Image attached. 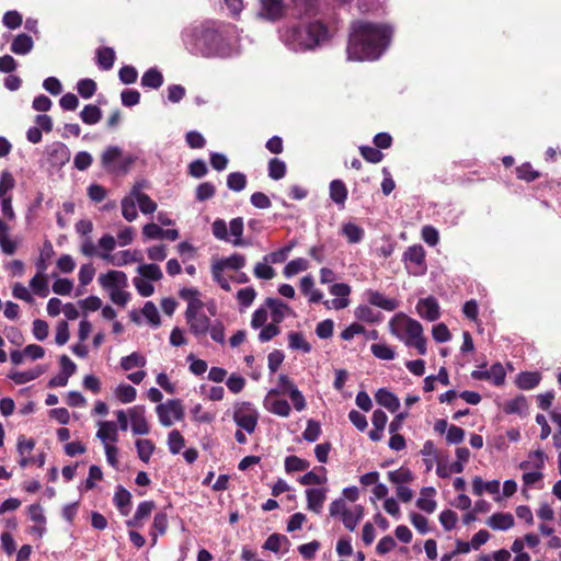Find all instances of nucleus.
Listing matches in <instances>:
<instances>
[{
  "label": "nucleus",
  "instance_id": "nucleus-39",
  "mask_svg": "<svg viewBox=\"0 0 561 561\" xmlns=\"http://www.w3.org/2000/svg\"><path fill=\"white\" fill-rule=\"evenodd\" d=\"M342 233L350 243H358L364 237V229L353 222H347L343 225Z\"/></svg>",
  "mask_w": 561,
  "mask_h": 561
},
{
  "label": "nucleus",
  "instance_id": "nucleus-53",
  "mask_svg": "<svg viewBox=\"0 0 561 561\" xmlns=\"http://www.w3.org/2000/svg\"><path fill=\"white\" fill-rule=\"evenodd\" d=\"M15 181L9 171H3L0 175V198H9L8 193L14 187Z\"/></svg>",
  "mask_w": 561,
  "mask_h": 561
},
{
  "label": "nucleus",
  "instance_id": "nucleus-21",
  "mask_svg": "<svg viewBox=\"0 0 561 561\" xmlns=\"http://www.w3.org/2000/svg\"><path fill=\"white\" fill-rule=\"evenodd\" d=\"M375 398L379 405L385 407L390 412H396L400 407L399 399L387 389H379Z\"/></svg>",
  "mask_w": 561,
  "mask_h": 561
},
{
  "label": "nucleus",
  "instance_id": "nucleus-49",
  "mask_svg": "<svg viewBox=\"0 0 561 561\" xmlns=\"http://www.w3.org/2000/svg\"><path fill=\"white\" fill-rule=\"evenodd\" d=\"M309 264L306 259L298 257L295 260H291L287 263V265L284 268V275L286 277H291L299 272L306 271L308 268Z\"/></svg>",
  "mask_w": 561,
  "mask_h": 561
},
{
  "label": "nucleus",
  "instance_id": "nucleus-41",
  "mask_svg": "<svg viewBox=\"0 0 561 561\" xmlns=\"http://www.w3.org/2000/svg\"><path fill=\"white\" fill-rule=\"evenodd\" d=\"M388 479L390 482L397 485L408 483L413 480V473L409 468L401 467L398 470L389 471Z\"/></svg>",
  "mask_w": 561,
  "mask_h": 561
},
{
  "label": "nucleus",
  "instance_id": "nucleus-58",
  "mask_svg": "<svg viewBox=\"0 0 561 561\" xmlns=\"http://www.w3.org/2000/svg\"><path fill=\"white\" fill-rule=\"evenodd\" d=\"M355 316L357 319L366 322H377L379 320V314L376 313L369 306L360 305L355 310Z\"/></svg>",
  "mask_w": 561,
  "mask_h": 561
},
{
  "label": "nucleus",
  "instance_id": "nucleus-7",
  "mask_svg": "<svg viewBox=\"0 0 561 561\" xmlns=\"http://www.w3.org/2000/svg\"><path fill=\"white\" fill-rule=\"evenodd\" d=\"M391 331L393 334L399 335L398 331H402L405 334V341H414L423 336V328L421 323L414 319L407 317H396L390 321ZM401 339H403L401 336Z\"/></svg>",
  "mask_w": 561,
  "mask_h": 561
},
{
  "label": "nucleus",
  "instance_id": "nucleus-15",
  "mask_svg": "<svg viewBox=\"0 0 561 561\" xmlns=\"http://www.w3.org/2000/svg\"><path fill=\"white\" fill-rule=\"evenodd\" d=\"M416 310L422 318L428 321H435L439 318V306L437 300L433 297L420 299L416 305Z\"/></svg>",
  "mask_w": 561,
  "mask_h": 561
},
{
  "label": "nucleus",
  "instance_id": "nucleus-46",
  "mask_svg": "<svg viewBox=\"0 0 561 561\" xmlns=\"http://www.w3.org/2000/svg\"><path fill=\"white\" fill-rule=\"evenodd\" d=\"M294 248V243H290L277 251L271 252L263 257V261L270 264H278L286 261L288 253Z\"/></svg>",
  "mask_w": 561,
  "mask_h": 561
},
{
  "label": "nucleus",
  "instance_id": "nucleus-56",
  "mask_svg": "<svg viewBox=\"0 0 561 561\" xmlns=\"http://www.w3.org/2000/svg\"><path fill=\"white\" fill-rule=\"evenodd\" d=\"M184 438L178 430H173L169 433L168 436V446L170 453L173 455L179 454L180 450L184 447Z\"/></svg>",
  "mask_w": 561,
  "mask_h": 561
},
{
  "label": "nucleus",
  "instance_id": "nucleus-13",
  "mask_svg": "<svg viewBox=\"0 0 561 561\" xmlns=\"http://www.w3.org/2000/svg\"><path fill=\"white\" fill-rule=\"evenodd\" d=\"M100 285L111 291L114 289L125 288L128 286L127 275L122 271H108L106 274L99 276Z\"/></svg>",
  "mask_w": 561,
  "mask_h": 561
},
{
  "label": "nucleus",
  "instance_id": "nucleus-33",
  "mask_svg": "<svg viewBox=\"0 0 561 561\" xmlns=\"http://www.w3.org/2000/svg\"><path fill=\"white\" fill-rule=\"evenodd\" d=\"M215 265L220 266L221 270L230 268L239 271L245 265V257L242 254L233 253L229 257L220 259L214 262Z\"/></svg>",
  "mask_w": 561,
  "mask_h": 561
},
{
  "label": "nucleus",
  "instance_id": "nucleus-20",
  "mask_svg": "<svg viewBox=\"0 0 561 561\" xmlns=\"http://www.w3.org/2000/svg\"><path fill=\"white\" fill-rule=\"evenodd\" d=\"M367 300L370 305L387 311H392L398 307V302L394 299L387 298L381 293L375 290H369L367 293Z\"/></svg>",
  "mask_w": 561,
  "mask_h": 561
},
{
  "label": "nucleus",
  "instance_id": "nucleus-11",
  "mask_svg": "<svg viewBox=\"0 0 561 561\" xmlns=\"http://www.w3.org/2000/svg\"><path fill=\"white\" fill-rule=\"evenodd\" d=\"M279 394V390L271 389L266 394L263 404L264 408L278 416L287 417L290 414V405L286 400L276 399L275 396Z\"/></svg>",
  "mask_w": 561,
  "mask_h": 561
},
{
  "label": "nucleus",
  "instance_id": "nucleus-17",
  "mask_svg": "<svg viewBox=\"0 0 561 561\" xmlns=\"http://www.w3.org/2000/svg\"><path fill=\"white\" fill-rule=\"evenodd\" d=\"M306 496L308 510L317 514L320 513L327 499V491L324 489H308Z\"/></svg>",
  "mask_w": 561,
  "mask_h": 561
},
{
  "label": "nucleus",
  "instance_id": "nucleus-31",
  "mask_svg": "<svg viewBox=\"0 0 561 561\" xmlns=\"http://www.w3.org/2000/svg\"><path fill=\"white\" fill-rule=\"evenodd\" d=\"M99 431L96 433V437L102 440L104 444L110 439L112 442L117 440V427L116 424L112 421H101L99 422Z\"/></svg>",
  "mask_w": 561,
  "mask_h": 561
},
{
  "label": "nucleus",
  "instance_id": "nucleus-63",
  "mask_svg": "<svg viewBox=\"0 0 561 561\" xmlns=\"http://www.w3.org/2000/svg\"><path fill=\"white\" fill-rule=\"evenodd\" d=\"M255 297H256V291L253 287H245V288L238 290V293H237V299H238L239 304L244 308L250 307L252 305L253 300L255 299Z\"/></svg>",
  "mask_w": 561,
  "mask_h": 561
},
{
  "label": "nucleus",
  "instance_id": "nucleus-52",
  "mask_svg": "<svg viewBox=\"0 0 561 561\" xmlns=\"http://www.w3.org/2000/svg\"><path fill=\"white\" fill-rule=\"evenodd\" d=\"M141 313L147 318L148 322L157 328L160 325V316L156 305L152 301H147L141 309Z\"/></svg>",
  "mask_w": 561,
  "mask_h": 561
},
{
  "label": "nucleus",
  "instance_id": "nucleus-8",
  "mask_svg": "<svg viewBox=\"0 0 561 561\" xmlns=\"http://www.w3.org/2000/svg\"><path fill=\"white\" fill-rule=\"evenodd\" d=\"M403 261L410 274L421 275L426 270L425 251L422 245L409 247L403 253Z\"/></svg>",
  "mask_w": 561,
  "mask_h": 561
},
{
  "label": "nucleus",
  "instance_id": "nucleus-35",
  "mask_svg": "<svg viewBox=\"0 0 561 561\" xmlns=\"http://www.w3.org/2000/svg\"><path fill=\"white\" fill-rule=\"evenodd\" d=\"M163 83L162 73L156 68H150L141 77V85L150 89H159Z\"/></svg>",
  "mask_w": 561,
  "mask_h": 561
},
{
  "label": "nucleus",
  "instance_id": "nucleus-64",
  "mask_svg": "<svg viewBox=\"0 0 561 561\" xmlns=\"http://www.w3.org/2000/svg\"><path fill=\"white\" fill-rule=\"evenodd\" d=\"M216 188L210 182L201 183L196 187V199L198 202H205L215 195Z\"/></svg>",
  "mask_w": 561,
  "mask_h": 561
},
{
  "label": "nucleus",
  "instance_id": "nucleus-24",
  "mask_svg": "<svg viewBox=\"0 0 561 561\" xmlns=\"http://www.w3.org/2000/svg\"><path fill=\"white\" fill-rule=\"evenodd\" d=\"M34 43L30 35L19 34L11 44V51L16 55H26L33 49Z\"/></svg>",
  "mask_w": 561,
  "mask_h": 561
},
{
  "label": "nucleus",
  "instance_id": "nucleus-34",
  "mask_svg": "<svg viewBox=\"0 0 561 561\" xmlns=\"http://www.w3.org/2000/svg\"><path fill=\"white\" fill-rule=\"evenodd\" d=\"M243 229H244V224H243V218H241V217L233 218L229 222V231H230V234L233 237V239L230 240V242L234 247H241V245L247 244L242 240Z\"/></svg>",
  "mask_w": 561,
  "mask_h": 561
},
{
  "label": "nucleus",
  "instance_id": "nucleus-6",
  "mask_svg": "<svg viewBox=\"0 0 561 561\" xmlns=\"http://www.w3.org/2000/svg\"><path fill=\"white\" fill-rule=\"evenodd\" d=\"M69 148L60 141H54L44 149L45 162L53 169L60 170L70 160Z\"/></svg>",
  "mask_w": 561,
  "mask_h": 561
},
{
  "label": "nucleus",
  "instance_id": "nucleus-60",
  "mask_svg": "<svg viewBox=\"0 0 561 561\" xmlns=\"http://www.w3.org/2000/svg\"><path fill=\"white\" fill-rule=\"evenodd\" d=\"M321 434L320 423L314 420H309L307 423V427L302 433V437L305 440L313 443L316 442Z\"/></svg>",
  "mask_w": 561,
  "mask_h": 561
},
{
  "label": "nucleus",
  "instance_id": "nucleus-5",
  "mask_svg": "<svg viewBox=\"0 0 561 561\" xmlns=\"http://www.w3.org/2000/svg\"><path fill=\"white\" fill-rule=\"evenodd\" d=\"M130 163L131 159H124L123 151L117 146L107 147L101 154V164L107 172H127Z\"/></svg>",
  "mask_w": 561,
  "mask_h": 561
},
{
  "label": "nucleus",
  "instance_id": "nucleus-26",
  "mask_svg": "<svg viewBox=\"0 0 561 561\" xmlns=\"http://www.w3.org/2000/svg\"><path fill=\"white\" fill-rule=\"evenodd\" d=\"M472 490L473 493L479 496L482 495L483 492L496 494L500 490V482L497 480L484 482L481 477H474L472 480Z\"/></svg>",
  "mask_w": 561,
  "mask_h": 561
},
{
  "label": "nucleus",
  "instance_id": "nucleus-37",
  "mask_svg": "<svg viewBox=\"0 0 561 561\" xmlns=\"http://www.w3.org/2000/svg\"><path fill=\"white\" fill-rule=\"evenodd\" d=\"M294 14L298 18L311 16L317 13L316 0H294Z\"/></svg>",
  "mask_w": 561,
  "mask_h": 561
},
{
  "label": "nucleus",
  "instance_id": "nucleus-4",
  "mask_svg": "<svg viewBox=\"0 0 561 561\" xmlns=\"http://www.w3.org/2000/svg\"><path fill=\"white\" fill-rule=\"evenodd\" d=\"M233 421L249 434H252L259 421V412L250 402L237 403L233 409Z\"/></svg>",
  "mask_w": 561,
  "mask_h": 561
},
{
  "label": "nucleus",
  "instance_id": "nucleus-59",
  "mask_svg": "<svg viewBox=\"0 0 561 561\" xmlns=\"http://www.w3.org/2000/svg\"><path fill=\"white\" fill-rule=\"evenodd\" d=\"M211 231L216 239L230 242L227 222L217 218L211 225Z\"/></svg>",
  "mask_w": 561,
  "mask_h": 561
},
{
  "label": "nucleus",
  "instance_id": "nucleus-43",
  "mask_svg": "<svg viewBox=\"0 0 561 561\" xmlns=\"http://www.w3.org/2000/svg\"><path fill=\"white\" fill-rule=\"evenodd\" d=\"M146 358L137 352L131 353L128 356H124L121 359V367L124 370H131L135 367H144L146 365Z\"/></svg>",
  "mask_w": 561,
  "mask_h": 561
},
{
  "label": "nucleus",
  "instance_id": "nucleus-1",
  "mask_svg": "<svg viewBox=\"0 0 561 561\" xmlns=\"http://www.w3.org/2000/svg\"><path fill=\"white\" fill-rule=\"evenodd\" d=\"M392 28L386 24L355 22L352 24L347 54L351 60H376L387 49Z\"/></svg>",
  "mask_w": 561,
  "mask_h": 561
},
{
  "label": "nucleus",
  "instance_id": "nucleus-62",
  "mask_svg": "<svg viewBox=\"0 0 561 561\" xmlns=\"http://www.w3.org/2000/svg\"><path fill=\"white\" fill-rule=\"evenodd\" d=\"M371 353L380 359L391 360L394 358V351L386 344H373L370 346Z\"/></svg>",
  "mask_w": 561,
  "mask_h": 561
},
{
  "label": "nucleus",
  "instance_id": "nucleus-47",
  "mask_svg": "<svg viewBox=\"0 0 561 561\" xmlns=\"http://www.w3.org/2000/svg\"><path fill=\"white\" fill-rule=\"evenodd\" d=\"M136 448L139 459L144 462H148L154 450V445L149 439H137Z\"/></svg>",
  "mask_w": 561,
  "mask_h": 561
},
{
  "label": "nucleus",
  "instance_id": "nucleus-10",
  "mask_svg": "<svg viewBox=\"0 0 561 561\" xmlns=\"http://www.w3.org/2000/svg\"><path fill=\"white\" fill-rule=\"evenodd\" d=\"M471 377L476 380H488L495 386H502L505 382L506 373L501 363L493 364L489 369L485 365L479 367L471 373Z\"/></svg>",
  "mask_w": 561,
  "mask_h": 561
},
{
  "label": "nucleus",
  "instance_id": "nucleus-2",
  "mask_svg": "<svg viewBox=\"0 0 561 561\" xmlns=\"http://www.w3.org/2000/svg\"><path fill=\"white\" fill-rule=\"evenodd\" d=\"M186 50L205 58H225L231 55V47L214 26L201 24L186 27L182 33Z\"/></svg>",
  "mask_w": 561,
  "mask_h": 561
},
{
  "label": "nucleus",
  "instance_id": "nucleus-45",
  "mask_svg": "<svg viewBox=\"0 0 561 561\" xmlns=\"http://www.w3.org/2000/svg\"><path fill=\"white\" fill-rule=\"evenodd\" d=\"M288 345L291 350H301L304 353L311 351V345L305 340L300 332H290L288 334Z\"/></svg>",
  "mask_w": 561,
  "mask_h": 561
},
{
  "label": "nucleus",
  "instance_id": "nucleus-44",
  "mask_svg": "<svg viewBox=\"0 0 561 561\" xmlns=\"http://www.w3.org/2000/svg\"><path fill=\"white\" fill-rule=\"evenodd\" d=\"M115 60V53L113 48L104 47L98 50V64L104 70H110Z\"/></svg>",
  "mask_w": 561,
  "mask_h": 561
},
{
  "label": "nucleus",
  "instance_id": "nucleus-61",
  "mask_svg": "<svg viewBox=\"0 0 561 561\" xmlns=\"http://www.w3.org/2000/svg\"><path fill=\"white\" fill-rule=\"evenodd\" d=\"M359 151L363 158L371 163H378L383 158V154L378 148H374L370 146H360Z\"/></svg>",
  "mask_w": 561,
  "mask_h": 561
},
{
  "label": "nucleus",
  "instance_id": "nucleus-12",
  "mask_svg": "<svg viewBox=\"0 0 561 561\" xmlns=\"http://www.w3.org/2000/svg\"><path fill=\"white\" fill-rule=\"evenodd\" d=\"M99 256L114 266H124L133 262H141L142 256L138 251L124 250L115 254L100 253Z\"/></svg>",
  "mask_w": 561,
  "mask_h": 561
},
{
  "label": "nucleus",
  "instance_id": "nucleus-51",
  "mask_svg": "<svg viewBox=\"0 0 561 561\" xmlns=\"http://www.w3.org/2000/svg\"><path fill=\"white\" fill-rule=\"evenodd\" d=\"M115 394L123 403H130L136 399L137 391L133 386L122 383L116 388Z\"/></svg>",
  "mask_w": 561,
  "mask_h": 561
},
{
  "label": "nucleus",
  "instance_id": "nucleus-23",
  "mask_svg": "<svg viewBox=\"0 0 561 561\" xmlns=\"http://www.w3.org/2000/svg\"><path fill=\"white\" fill-rule=\"evenodd\" d=\"M39 268V273L36 274L31 280H30V287L33 289V291L39 296V297H46L49 293L48 289V283L45 276L42 275V272L45 270V266L43 263L37 264Z\"/></svg>",
  "mask_w": 561,
  "mask_h": 561
},
{
  "label": "nucleus",
  "instance_id": "nucleus-50",
  "mask_svg": "<svg viewBox=\"0 0 561 561\" xmlns=\"http://www.w3.org/2000/svg\"><path fill=\"white\" fill-rule=\"evenodd\" d=\"M286 174V164L284 161L273 158L268 161V176L273 180H280Z\"/></svg>",
  "mask_w": 561,
  "mask_h": 561
},
{
  "label": "nucleus",
  "instance_id": "nucleus-3",
  "mask_svg": "<svg viewBox=\"0 0 561 561\" xmlns=\"http://www.w3.org/2000/svg\"><path fill=\"white\" fill-rule=\"evenodd\" d=\"M280 41L293 51L312 50L328 38V30L320 21L298 22L279 31Z\"/></svg>",
  "mask_w": 561,
  "mask_h": 561
},
{
  "label": "nucleus",
  "instance_id": "nucleus-9",
  "mask_svg": "<svg viewBox=\"0 0 561 561\" xmlns=\"http://www.w3.org/2000/svg\"><path fill=\"white\" fill-rule=\"evenodd\" d=\"M156 411L160 423L165 427H169L173 424L172 417L176 421H181L184 417L182 403L178 399H172L168 400L165 403H160Z\"/></svg>",
  "mask_w": 561,
  "mask_h": 561
},
{
  "label": "nucleus",
  "instance_id": "nucleus-42",
  "mask_svg": "<svg viewBox=\"0 0 561 561\" xmlns=\"http://www.w3.org/2000/svg\"><path fill=\"white\" fill-rule=\"evenodd\" d=\"M168 528V516L165 513H158L154 515L153 523H152V545H156L157 542V536L163 535Z\"/></svg>",
  "mask_w": 561,
  "mask_h": 561
},
{
  "label": "nucleus",
  "instance_id": "nucleus-22",
  "mask_svg": "<svg viewBox=\"0 0 561 561\" xmlns=\"http://www.w3.org/2000/svg\"><path fill=\"white\" fill-rule=\"evenodd\" d=\"M130 492L122 485H118L114 494V503L124 516L128 515L130 512Z\"/></svg>",
  "mask_w": 561,
  "mask_h": 561
},
{
  "label": "nucleus",
  "instance_id": "nucleus-36",
  "mask_svg": "<svg viewBox=\"0 0 561 561\" xmlns=\"http://www.w3.org/2000/svg\"><path fill=\"white\" fill-rule=\"evenodd\" d=\"M540 375L538 373H522L516 379V385L519 389L530 390L536 388L540 382Z\"/></svg>",
  "mask_w": 561,
  "mask_h": 561
},
{
  "label": "nucleus",
  "instance_id": "nucleus-54",
  "mask_svg": "<svg viewBox=\"0 0 561 561\" xmlns=\"http://www.w3.org/2000/svg\"><path fill=\"white\" fill-rule=\"evenodd\" d=\"M310 466L309 461L297 456H288L285 459V469L287 472L304 471Z\"/></svg>",
  "mask_w": 561,
  "mask_h": 561
},
{
  "label": "nucleus",
  "instance_id": "nucleus-18",
  "mask_svg": "<svg viewBox=\"0 0 561 561\" xmlns=\"http://www.w3.org/2000/svg\"><path fill=\"white\" fill-rule=\"evenodd\" d=\"M486 525L495 530H507L514 526V517L510 513H495L488 518Z\"/></svg>",
  "mask_w": 561,
  "mask_h": 561
},
{
  "label": "nucleus",
  "instance_id": "nucleus-40",
  "mask_svg": "<svg viewBox=\"0 0 561 561\" xmlns=\"http://www.w3.org/2000/svg\"><path fill=\"white\" fill-rule=\"evenodd\" d=\"M138 274L141 275V278H147L149 280H160L162 278V271L157 264H141L137 267Z\"/></svg>",
  "mask_w": 561,
  "mask_h": 561
},
{
  "label": "nucleus",
  "instance_id": "nucleus-28",
  "mask_svg": "<svg viewBox=\"0 0 561 561\" xmlns=\"http://www.w3.org/2000/svg\"><path fill=\"white\" fill-rule=\"evenodd\" d=\"M434 494H435L434 488H432V486L423 488L421 490L422 496L416 501V506L425 513H428V514L433 513L436 510V502L430 497L433 496Z\"/></svg>",
  "mask_w": 561,
  "mask_h": 561
},
{
  "label": "nucleus",
  "instance_id": "nucleus-48",
  "mask_svg": "<svg viewBox=\"0 0 561 561\" xmlns=\"http://www.w3.org/2000/svg\"><path fill=\"white\" fill-rule=\"evenodd\" d=\"M247 185V176L242 172H232L227 178V186L233 192H241Z\"/></svg>",
  "mask_w": 561,
  "mask_h": 561
},
{
  "label": "nucleus",
  "instance_id": "nucleus-38",
  "mask_svg": "<svg viewBox=\"0 0 561 561\" xmlns=\"http://www.w3.org/2000/svg\"><path fill=\"white\" fill-rule=\"evenodd\" d=\"M80 118L84 124L94 125L101 121L102 111L96 105L88 104L81 111Z\"/></svg>",
  "mask_w": 561,
  "mask_h": 561
},
{
  "label": "nucleus",
  "instance_id": "nucleus-14",
  "mask_svg": "<svg viewBox=\"0 0 561 561\" xmlns=\"http://www.w3.org/2000/svg\"><path fill=\"white\" fill-rule=\"evenodd\" d=\"M146 409L144 405H136L128 410L131 423V432L135 435H146L149 433V425L145 416Z\"/></svg>",
  "mask_w": 561,
  "mask_h": 561
},
{
  "label": "nucleus",
  "instance_id": "nucleus-32",
  "mask_svg": "<svg viewBox=\"0 0 561 561\" xmlns=\"http://www.w3.org/2000/svg\"><path fill=\"white\" fill-rule=\"evenodd\" d=\"M363 516H364L363 506L356 505V506H354L353 510H350L341 519L346 529H348L350 531H354L357 524L363 518Z\"/></svg>",
  "mask_w": 561,
  "mask_h": 561
},
{
  "label": "nucleus",
  "instance_id": "nucleus-25",
  "mask_svg": "<svg viewBox=\"0 0 561 561\" xmlns=\"http://www.w3.org/2000/svg\"><path fill=\"white\" fill-rule=\"evenodd\" d=\"M265 305L272 311L273 322L277 324L284 320L285 313L289 311V307L285 302L276 298H267Z\"/></svg>",
  "mask_w": 561,
  "mask_h": 561
},
{
  "label": "nucleus",
  "instance_id": "nucleus-29",
  "mask_svg": "<svg viewBox=\"0 0 561 561\" xmlns=\"http://www.w3.org/2000/svg\"><path fill=\"white\" fill-rule=\"evenodd\" d=\"M347 188L343 181L333 180L330 183V198L337 205L344 206L347 198Z\"/></svg>",
  "mask_w": 561,
  "mask_h": 561
},
{
  "label": "nucleus",
  "instance_id": "nucleus-16",
  "mask_svg": "<svg viewBox=\"0 0 561 561\" xmlns=\"http://www.w3.org/2000/svg\"><path fill=\"white\" fill-rule=\"evenodd\" d=\"M185 319L191 333L197 337L205 335L210 329V319L205 313L186 317Z\"/></svg>",
  "mask_w": 561,
  "mask_h": 561
},
{
  "label": "nucleus",
  "instance_id": "nucleus-55",
  "mask_svg": "<svg viewBox=\"0 0 561 561\" xmlns=\"http://www.w3.org/2000/svg\"><path fill=\"white\" fill-rule=\"evenodd\" d=\"M121 204L123 217L129 222L134 221L138 216L134 198L124 197Z\"/></svg>",
  "mask_w": 561,
  "mask_h": 561
},
{
  "label": "nucleus",
  "instance_id": "nucleus-19",
  "mask_svg": "<svg viewBox=\"0 0 561 561\" xmlns=\"http://www.w3.org/2000/svg\"><path fill=\"white\" fill-rule=\"evenodd\" d=\"M284 12L283 0H261V14L270 20H276Z\"/></svg>",
  "mask_w": 561,
  "mask_h": 561
},
{
  "label": "nucleus",
  "instance_id": "nucleus-57",
  "mask_svg": "<svg viewBox=\"0 0 561 561\" xmlns=\"http://www.w3.org/2000/svg\"><path fill=\"white\" fill-rule=\"evenodd\" d=\"M77 90L83 99H90L96 91V83L92 79H81L77 83Z\"/></svg>",
  "mask_w": 561,
  "mask_h": 561
},
{
  "label": "nucleus",
  "instance_id": "nucleus-27",
  "mask_svg": "<svg viewBox=\"0 0 561 561\" xmlns=\"http://www.w3.org/2000/svg\"><path fill=\"white\" fill-rule=\"evenodd\" d=\"M528 410V402L525 396H517L516 398L505 402L503 411L506 414L524 415Z\"/></svg>",
  "mask_w": 561,
  "mask_h": 561
},
{
  "label": "nucleus",
  "instance_id": "nucleus-30",
  "mask_svg": "<svg viewBox=\"0 0 561 561\" xmlns=\"http://www.w3.org/2000/svg\"><path fill=\"white\" fill-rule=\"evenodd\" d=\"M289 540L286 536L273 534L265 540L263 548L273 552H279L283 548L287 551L289 548Z\"/></svg>",
  "mask_w": 561,
  "mask_h": 561
}]
</instances>
